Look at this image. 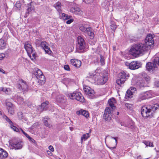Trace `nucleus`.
<instances>
[{
    "mask_svg": "<svg viewBox=\"0 0 159 159\" xmlns=\"http://www.w3.org/2000/svg\"><path fill=\"white\" fill-rule=\"evenodd\" d=\"M144 93L147 99L151 98L152 96V92L151 91H146Z\"/></svg>",
    "mask_w": 159,
    "mask_h": 159,
    "instance_id": "nucleus-33",
    "label": "nucleus"
},
{
    "mask_svg": "<svg viewBox=\"0 0 159 159\" xmlns=\"http://www.w3.org/2000/svg\"><path fill=\"white\" fill-rule=\"evenodd\" d=\"M64 69L67 70L69 71L70 70V68L69 66L68 65H65L64 66Z\"/></svg>",
    "mask_w": 159,
    "mask_h": 159,
    "instance_id": "nucleus-52",
    "label": "nucleus"
},
{
    "mask_svg": "<svg viewBox=\"0 0 159 159\" xmlns=\"http://www.w3.org/2000/svg\"><path fill=\"white\" fill-rule=\"evenodd\" d=\"M48 103L49 102L48 101H46L45 102H43L41 104V107L43 110H46L45 107H47Z\"/></svg>",
    "mask_w": 159,
    "mask_h": 159,
    "instance_id": "nucleus-36",
    "label": "nucleus"
},
{
    "mask_svg": "<svg viewBox=\"0 0 159 159\" xmlns=\"http://www.w3.org/2000/svg\"><path fill=\"white\" fill-rule=\"evenodd\" d=\"M5 57L4 54L1 53L0 54V60L3 59Z\"/></svg>",
    "mask_w": 159,
    "mask_h": 159,
    "instance_id": "nucleus-54",
    "label": "nucleus"
},
{
    "mask_svg": "<svg viewBox=\"0 0 159 159\" xmlns=\"http://www.w3.org/2000/svg\"><path fill=\"white\" fill-rule=\"evenodd\" d=\"M34 74L38 80V82L40 84H44L45 82L46 79L41 71L38 68L34 69Z\"/></svg>",
    "mask_w": 159,
    "mask_h": 159,
    "instance_id": "nucleus-5",
    "label": "nucleus"
},
{
    "mask_svg": "<svg viewBox=\"0 0 159 159\" xmlns=\"http://www.w3.org/2000/svg\"><path fill=\"white\" fill-rule=\"evenodd\" d=\"M74 21V19L72 18V17L71 18H70L69 19L67 20V21H66V23L68 24H69L72 22Z\"/></svg>",
    "mask_w": 159,
    "mask_h": 159,
    "instance_id": "nucleus-49",
    "label": "nucleus"
},
{
    "mask_svg": "<svg viewBox=\"0 0 159 159\" xmlns=\"http://www.w3.org/2000/svg\"><path fill=\"white\" fill-rule=\"evenodd\" d=\"M112 110L109 107H107L106 108L105 113L103 115V118L106 120H108L111 119L110 116L112 112Z\"/></svg>",
    "mask_w": 159,
    "mask_h": 159,
    "instance_id": "nucleus-13",
    "label": "nucleus"
},
{
    "mask_svg": "<svg viewBox=\"0 0 159 159\" xmlns=\"http://www.w3.org/2000/svg\"><path fill=\"white\" fill-rule=\"evenodd\" d=\"M68 96L71 99H75L82 102H85V99L80 93L74 92L68 94Z\"/></svg>",
    "mask_w": 159,
    "mask_h": 159,
    "instance_id": "nucleus-6",
    "label": "nucleus"
},
{
    "mask_svg": "<svg viewBox=\"0 0 159 159\" xmlns=\"http://www.w3.org/2000/svg\"><path fill=\"white\" fill-rule=\"evenodd\" d=\"M85 43L78 44L77 45L78 52H83L85 47Z\"/></svg>",
    "mask_w": 159,
    "mask_h": 159,
    "instance_id": "nucleus-24",
    "label": "nucleus"
},
{
    "mask_svg": "<svg viewBox=\"0 0 159 159\" xmlns=\"http://www.w3.org/2000/svg\"><path fill=\"white\" fill-rule=\"evenodd\" d=\"M31 11V7H29L27 9V11L25 15V17H27L29 12H30Z\"/></svg>",
    "mask_w": 159,
    "mask_h": 159,
    "instance_id": "nucleus-46",
    "label": "nucleus"
},
{
    "mask_svg": "<svg viewBox=\"0 0 159 159\" xmlns=\"http://www.w3.org/2000/svg\"><path fill=\"white\" fill-rule=\"evenodd\" d=\"M10 144L15 149H20L22 147L23 143L20 139H14L10 142Z\"/></svg>",
    "mask_w": 159,
    "mask_h": 159,
    "instance_id": "nucleus-8",
    "label": "nucleus"
},
{
    "mask_svg": "<svg viewBox=\"0 0 159 159\" xmlns=\"http://www.w3.org/2000/svg\"><path fill=\"white\" fill-rule=\"evenodd\" d=\"M48 149L52 152H53L54 151V148L53 146L50 145L48 147Z\"/></svg>",
    "mask_w": 159,
    "mask_h": 159,
    "instance_id": "nucleus-55",
    "label": "nucleus"
},
{
    "mask_svg": "<svg viewBox=\"0 0 159 159\" xmlns=\"http://www.w3.org/2000/svg\"><path fill=\"white\" fill-rule=\"evenodd\" d=\"M129 76V74L127 72L123 71L119 74V78L116 81L117 84L121 86L123 84L126 80V78Z\"/></svg>",
    "mask_w": 159,
    "mask_h": 159,
    "instance_id": "nucleus-7",
    "label": "nucleus"
},
{
    "mask_svg": "<svg viewBox=\"0 0 159 159\" xmlns=\"http://www.w3.org/2000/svg\"><path fill=\"white\" fill-rule=\"evenodd\" d=\"M116 101L115 99L114 98H110L108 101V103L109 105L111 107V109H113L115 107L114 104L116 103Z\"/></svg>",
    "mask_w": 159,
    "mask_h": 159,
    "instance_id": "nucleus-26",
    "label": "nucleus"
},
{
    "mask_svg": "<svg viewBox=\"0 0 159 159\" xmlns=\"http://www.w3.org/2000/svg\"><path fill=\"white\" fill-rule=\"evenodd\" d=\"M133 93L130 91V90H128L126 92V96L128 98L132 97V96L133 95Z\"/></svg>",
    "mask_w": 159,
    "mask_h": 159,
    "instance_id": "nucleus-42",
    "label": "nucleus"
},
{
    "mask_svg": "<svg viewBox=\"0 0 159 159\" xmlns=\"http://www.w3.org/2000/svg\"><path fill=\"white\" fill-rule=\"evenodd\" d=\"M85 43L84 39L81 36H79L78 37V44Z\"/></svg>",
    "mask_w": 159,
    "mask_h": 159,
    "instance_id": "nucleus-37",
    "label": "nucleus"
},
{
    "mask_svg": "<svg viewBox=\"0 0 159 159\" xmlns=\"http://www.w3.org/2000/svg\"><path fill=\"white\" fill-rule=\"evenodd\" d=\"M146 68L149 71L153 70V69L156 68V67L152 62H149L146 65Z\"/></svg>",
    "mask_w": 159,
    "mask_h": 159,
    "instance_id": "nucleus-23",
    "label": "nucleus"
},
{
    "mask_svg": "<svg viewBox=\"0 0 159 159\" xmlns=\"http://www.w3.org/2000/svg\"><path fill=\"white\" fill-rule=\"evenodd\" d=\"M24 47L28 55L32 60L35 58V52L31 45L28 42L25 43Z\"/></svg>",
    "mask_w": 159,
    "mask_h": 159,
    "instance_id": "nucleus-4",
    "label": "nucleus"
},
{
    "mask_svg": "<svg viewBox=\"0 0 159 159\" xmlns=\"http://www.w3.org/2000/svg\"><path fill=\"white\" fill-rule=\"evenodd\" d=\"M76 113L77 115H82L86 118L89 117V115L88 111L85 110H80L76 111Z\"/></svg>",
    "mask_w": 159,
    "mask_h": 159,
    "instance_id": "nucleus-19",
    "label": "nucleus"
},
{
    "mask_svg": "<svg viewBox=\"0 0 159 159\" xmlns=\"http://www.w3.org/2000/svg\"><path fill=\"white\" fill-rule=\"evenodd\" d=\"M117 28L116 25L114 23L111 25V28L112 30H115Z\"/></svg>",
    "mask_w": 159,
    "mask_h": 159,
    "instance_id": "nucleus-48",
    "label": "nucleus"
},
{
    "mask_svg": "<svg viewBox=\"0 0 159 159\" xmlns=\"http://www.w3.org/2000/svg\"><path fill=\"white\" fill-rule=\"evenodd\" d=\"M116 147H111L110 148L111 149H113L114 148H115Z\"/></svg>",
    "mask_w": 159,
    "mask_h": 159,
    "instance_id": "nucleus-63",
    "label": "nucleus"
},
{
    "mask_svg": "<svg viewBox=\"0 0 159 159\" xmlns=\"http://www.w3.org/2000/svg\"><path fill=\"white\" fill-rule=\"evenodd\" d=\"M100 61L102 65H104L105 64V61L103 57L101 55L100 56Z\"/></svg>",
    "mask_w": 159,
    "mask_h": 159,
    "instance_id": "nucleus-50",
    "label": "nucleus"
},
{
    "mask_svg": "<svg viewBox=\"0 0 159 159\" xmlns=\"http://www.w3.org/2000/svg\"><path fill=\"white\" fill-rule=\"evenodd\" d=\"M18 103L20 104H23V99L20 97L17 96L16 99Z\"/></svg>",
    "mask_w": 159,
    "mask_h": 159,
    "instance_id": "nucleus-41",
    "label": "nucleus"
},
{
    "mask_svg": "<svg viewBox=\"0 0 159 159\" xmlns=\"http://www.w3.org/2000/svg\"><path fill=\"white\" fill-rule=\"evenodd\" d=\"M9 38V35L8 34L7 31H5L2 36V39L5 40H7Z\"/></svg>",
    "mask_w": 159,
    "mask_h": 159,
    "instance_id": "nucleus-39",
    "label": "nucleus"
},
{
    "mask_svg": "<svg viewBox=\"0 0 159 159\" xmlns=\"http://www.w3.org/2000/svg\"><path fill=\"white\" fill-rule=\"evenodd\" d=\"M5 41L3 39H0V49H3L6 46Z\"/></svg>",
    "mask_w": 159,
    "mask_h": 159,
    "instance_id": "nucleus-32",
    "label": "nucleus"
},
{
    "mask_svg": "<svg viewBox=\"0 0 159 159\" xmlns=\"http://www.w3.org/2000/svg\"><path fill=\"white\" fill-rule=\"evenodd\" d=\"M148 49V46L140 43L133 45L129 50V52L133 56L138 57L144 54Z\"/></svg>",
    "mask_w": 159,
    "mask_h": 159,
    "instance_id": "nucleus-2",
    "label": "nucleus"
},
{
    "mask_svg": "<svg viewBox=\"0 0 159 159\" xmlns=\"http://www.w3.org/2000/svg\"><path fill=\"white\" fill-rule=\"evenodd\" d=\"M16 7L18 9H19L21 7V4L20 2L18 1L16 2L15 4Z\"/></svg>",
    "mask_w": 159,
    "mask_h": 159,
    "instance_id": "nucleus-47",
    "label": "nucleus"
},
{
    "mask_svg": "<svg viewBox=\"0 0 159 159\" xmlns=\"http://www.w3.org/2000/svg\"><path fill=\"white\" fill-rule=\"evenodd\" d=\"M130 91L133 92V93H134V92L136 91V88L134 87L131 88H130Z\"/></svg>",
    "mask_w": 159,
    "mask_h": 159,
    "instance_id": "nucleus-56",
    "label": "nucleus"
},
{
    "mask_svg": "<svg viewBox=\"0 0 159 159\" xmlns=\"http://www.w3.org/2000/svg\"><path fill=\"white\" fill-rule=\"evenodd\" d=\"M142 76L144 79L146 81L148 82L150 80V77L148 75L145 73H142Z\"/></svg>",
    "mask_w": 159,
    "mask_h": 159,
    "instance_id": "nucleus-35",
    "label": "nucleus"
},
{
    "mask_svg": "<svg viewBox=\"0 0 159 159\" xmlns=\"http://www.w3.org/2000/svg\"><path fill=\"white\" fill-rule=\"evenodd\" d=\"M3 118L9 123L10 125L11 128L14 131L17 132H20L19 129L16 126H14L13 125V123L12 121L6 115H4L3 116Z\"/></svg>",
    "mask_w": 159,
    "mask_h": 159,
    "instance_id": "nucleus-12",
    "label": "nucleus"
},
{
    "mask_svg": "<svg viewBox=\"0 0 159 159\" xmlns=\"http://www.w3.org/2000/svg\"><path fill=\"white\" fill-rule=\"evenodd\" d=\"M84 90L89 98L92 99L94 98L95 92L94 90L90 87L88 86L85 87Z\"/></svg>",
    "mask_w": 159,
    "mask_h": 159,
    "instance_id": "nucleus-11",
    "label": "nucleus"
},
{
    "mask_svg": "<svg viewBox=\"0 0 159 159\" xmlns=\"http://www.w3.org/2000/svg\"><path fill=\"white\" fill-rule=\"evenodd\" d=\"M154 36L151 34H148L145 39L144 41L146 46H148V49L150 47V46L152 45L154 43L153 37Z\"/></svg>",
    "mask_w": 159,
    "mask_h": 159,
    "instance_id": "nucleus-9",
    "label": "nucleus"
},
{
    "mask_svg": "<svg viewBox=\"0 0 159 159\" xmlns=\"http://www.w3.org/2000/svg\"><path fill=\"white\" fill-rule=\"evenodd\" d=\"M147 99L145 94V93H141L140 94L138 98V100L139 101H141L143 100H145Z\"/></svg>",
    "mask_w": 159,
    "mask_h": 159,
    "instance_id": "nucleus-31",
    "label": "nucleus"
},
{
    "mask_svg": "<svg viewBox=\"0 0 159 159\" xmlns=\"http://www.w3.org/2000/svg\"><path fill=\"white\" fill-rule=\"evenodd\" d=\"M90 136V134L89 133L83 134L81 138V142L82 143L83 140H85L87 139Z\"/></svg>",
    "mask_w": 159,
    "mask_h": 159,
    "instance_id": "nucleus-27",
    "label": "nucleus"
},
{
    "mask_svg": "<svg viewBox=\"0 0 159 159\" xmlns=\"http://www.w3.org/2000/svg\"><path fill=\"white\" fill-rule=\"evenodd\" d=\"M14 106L13 105L11 107L7 108V110L8 111V112L11 114H13L14 113Z\"/></svg>",
    "mask_w": 159,
    "mask_h": 159,
    "instance_id": "nucleus-38",
    "label": "nucleus"
},
{
    "mask_svg": "<svg viewBox=\"0 0 159 159\" xmlns=\"http://www.w3.org/2000/svg\"><path fill=\"white\" fill-rule=\"evenodd\" d=\"M125 107L128 109H130L132 108L133 107V105L130 103H125Z\"/></svg>",
    "mask_w": 159,
    "mask_h": 159,
    "instance_id": "nucleus-43",
    "label": "nucleus"
},
{
    "mask_svg": "<svg viewBox=\"0 0 159 159\" xmlns=\"http://www.w3.org/2000/svg\"><path fill=\"white\" fill-rule=\"evenodd\" d=\"M54 7L57 9L59 13L61 12V5L60 2H57L54 5Z\"/></svg>",
    "mask_w": 159,
    "mask_h": 159,
    "instance_id": "nucleus-25",
    "label": "nucleus"
},
{
    "mask_svg": "<svg viewBox=\"0 0 159 159\" xmlns=\"http://www.w3.org/2000/svg\"><path fill=\"white\" fill-rule=\"evenodd\" d=\"M143 143H144L146 145V147L149 146L150 147H153L154 145L152 142H151L149 141L144 140Z\"/></svg>",
    "mask_w": 159,
    "mask_h": 159,
    "instance_id": "nucleus-30",
    "label": "nucleus"
},
{
    "mask_svg": "<svg viewBox=\"0 0 159 159\" xmlns=\"http://www.w3.org/2000/svg\"><path fill=\"white\" fill-rule=\"evenodd\" d=\"M87 77L97 82L99 85H102L105 84L108 80V74L106 71H103L101 73H96L94 74L92 73H89Z\"/></svg>",
    "mask_w": 159,
    "mask_h": 159,
    "instance_id": "nucleus-1",
    "label": "nucleus"
},
{
    "mask_svg": "<svg viewBox=\"0 0 159 159\" xmlns=\"http://www.w3.org/2000/svg\"><path fill=\"white\" fill-rule=\"evenodd\" d=\"M6 105L7 106V108L11 107L13 106L11 102H8L7 100L6 101Z\"/></svg>",
    "mask_w": 159,
    "mask_h": 159,
    "instance_id": "nucleus-44",
    "label": "nucleus"
},
{
    "mask_svg": "<svg viewBox=\"0 0 159 159\" xmlns=\"http://www.w3.org/2000/svg\"><path fill=\"white\" fill-rule=\"evenodd\" d=\"M0 72L2 73H5V71L2 69L0 68Z\"/></svg>",
    "mask_w": 159,
    "mask_h": 159,
    "instance_id": "nucleus-59",
    "label": "nucleus"
},
{
    "mask_svg": "<svg viewBox=\"0 0 159 159\" xmlns=\"http://www.w3.org/2000/svg\"><path fill=\"white\" fill-rule=\"evenodd\" d=\"M70 11L71 12L77 15H81L82 13V11L79 7H72L70 8Z\"/></svg>",
    "mask_w": 159,
    "mask_h": 159,
    "instance_id": "nucleus-18",
    "label": "nucleus"
},
{
    "mask_svg": "<svg viewBox=\"0 0 159 159\" xmlns=\"http://www.w3.org/2000/svg\"><path fill=\"white\" fill-rule=\"evenodd\" d=\"M129 68L131 70H135L139 68L140 66V63L138 61H133L128 64Z\"/></svg>",
    "mask_w": 159,
    "mask_h": 159,
    "instance_id": "nucleus-14",
    "label": "nucleus"
},
{
    "mask_svg": "<svg viewBox=\"0 0 159 159\" xmlns=\"http://www.w3.org/2000/svg\"><path fill=\"white\" fill-rule=\"evenodd\" d=\"M117 137H114V139L115 140V142H116V145L117 144Z\"/></svg>",
    "mask_w": 159,
    "mask_h": 159,
    "instance_id": "nucleus-60",
    "label": "nucleus"
},
{
    "mask_svg": "<svg viewBox=\"0 0 159 159\" xmlns=\"http://www.w3.org/2000/svg\"><path fill=\"white\" fill-rule=\"evenodd\" d=\"M140 87H143V86H144V83L143 84L142 83L141 84H140Z\"/></svg>",
    "mask_w": 159,
    "mask_h": 159,
    "instance_id": "nucleus-61",
    "label": "nucleus"
},
{
    "mask_svg": "<svg viewBox=\"0 0 159 159\" xmlns=\"http://www.w3.org/2000/svg\"><path fill=\"white\" fill-rule=\"evenodd\" d=\"M155 85L156 87H159V81H156L155 83Z\"/></svg>",
    "mask_w": 159,
    "mask_h": 159,
    "instance_id": "nucleus-57",
    "label": "nucleus"
},
{
    "mask_svg": "<svg viewBox=\"0 0 159 159\" xmlns=\"http://www.w3.org/2000/svg\"><path fill=\"white\" fill-rule=\"evenodd\" d=\"M47 153L49 155L51 156L52 155V153L49 151H47Z\"/></svg>",
    "mask_w": 159,
    "mask_h": 159,
    "instance_id": "nucleus-58",
    "label": "nucleus"
},
{
    "mask_svg": "<svg viewBox=\"0 0 159 159\" xmlns=\"http://www.w3.org/2000/svg\"><path fill=\"white\" fill-rule=\"evenodd\" d=\"M30 139L32 142H33L34 141V140H33V139Z\"/></svg>",
    "mask_w": 159,
    "mask_h": 159,
    "instance_id": "nucleus-64",
    "label": "nucleus"
},
{
    "mask_svg": "<svg viewBox=\"0 0 159 159\" xmlns=\"http://www.w3.org/2000/svg\"><path fill=\"white\" fill-rule=\"evenodd\" d=\"M21 84H19V85L20 86L19 87H18L19 89H22L24 91H27L28 89V87L26 83L23 80H21Z\"/></svg>",
    "mask_w": 159,
    "mask_h": 159,
    "instance_id": "nucleus-20",
    "label": "nucleus"
},
{
    "mask_svg": "<svg viewBox=\"0 0 159 159\" xmlns=\"http://www.w3.org/2000/svg\"><path fill=\"white\" fill-rule=\"evenodd\" d=\"M83 1L85 3L89 4H90L92 3L93 1V0H83Z\"/></svg>",
    "mask_w": 159,
    "mask_h": 159,
    "instance_id": "nucleus-51",
    "label": "nucleus"
},
{
    "mask_svg": "<svg viewBox=\"0 0 159 159\" xmlns=\"http://www.w3.org/2000/svg\"><path fill=\"white\" fill-rule=\"evenodd\" d=\"M80 30L86 36H87L91 39H93L94 34L91 28L87 24L81 25L79 26Z\"/></svg>",
    "mask_w": 159,
    "mask_h": 159,
    "instance_id": "nucleus-3",
    "label": "nucleus"
},
{
    "mask_svg": "<svg viewBox=\"0 0 159 159\" xmlns=\"http://www.w3.org/2000/svg\"><path fill=\"white\" fill-rule=\"evenodd\" d=\"M158 105L157 104H154L153 105L151 106L150 108L151 109V111H156L158 108Z\"/></svg>",
    "mask_w": 159,
    "mask_h": 159,
    "instance_id": "nucleus-40",
    "label": "nucleus"
},
{
    "mask_svg": "<svg viewBox=\"0 0 159 159\" xmlns=\"http://www.w3.org/2000/svg\"><path fill=\"white\" fill-rule=\"evenodd\" d=\"M8 156L7 152L3 149L0 148V159H5Z\"/></svg>",
    "mask_w": 159,
    "mask_h": 159,
    "instance_id": "nucleus-17",
    "label": "nucleus"
},
{
    "mask_svg": "<svg viewBox=\"0 0 159 159\" xmlns=\"http://www.w3.org/2000/svg\"><path fill=\"white\" fill-rule=\"evenodd\" d=\"M141 113L143 117H147L149 116L152 113L151 109L150 107H143L141 109Z\"/></svg>",
    "mask_w": 159,
    "mask_h": 159,
    "instance_id": "nucleus-10",
    "label": "nucleus"
},
{
    "mask_svg": "<svg viewBox=\"0 0 159 159\" xmlns=\"http://www.w3.org/2000/svg\"><path fill=\"white\" fill-rule=\"evenodd\" d=\"M71 63L72 65L76 68H79L81 64V62L80 61L78 60L71 59Z\"/></svg>",
    "mask_w": 159,
    "mask_h": 159,
    "instance_id": "nucleus-16",
    "label": "nucleus"
},
{
    "mask_svg": "<svg viewBox=\"0 0 159 159\" xmlns=\"http://www.w3.org/2000/svg\"><path fill=\"white\" fill-rule=\"evenodd\" d=\"M40 45L41 47L44 49L46 53L48 54H51L52 53V51L50 50L48 47V44L46 42H42Z\"/></svg>",
    "mask_w": 159,
    "mask_h": 159,
    "instance_id": "nucleus-15",
    "label": "nucleus"
},
{
    "mask_svg": "<svg viewBox=\"0 0 159 159\" xmlns=\"http://www.w3.org/2000/svg\"><path fill=\"white\" fill-rule=\"evenodd\" d=\"M2 89V90L6 94H9L11 93V90L10 89L6 88H1Z\"/></svg>",
    "mask_w": 159,
    "mask_h": 159,
    "instance_id": "nucleus-34",
    "label": "nucleus"
},
{
    "mask_svg": "<svg viewBox=\"0 0 159 159\" xmlns=\"http://www.w3.org/2000/svg\"><path fill=\"white\" fill-rule=\"evenodd\" d=\"M20 130L22 131V133L29 139H31L34 140V139L32 138H31L27 134H26L25 132L22 129L20 128Z\"/></svg>",
    "mask_w": 159,
    "mask_h": 159,
    "instance_id": "nucleus-45",
    "label": "nucleus"
},
{
    "mask_svg": "<svg viewBox=\"0 0 159 159\" xmlns=\"http://www.w3.org/2000/svg\"><path fill=\"white\" fill-rule=\"evenodd\" d=\"M18 118L20 119H22L23 118V116L21 113H18Z\"/></svg>",
    "mask_w": 159,
    "mask_h": 159,
    "instance_id": "nucleus-53",
    "label": "nucleus"
},
{
    "mask_svg": "<svg viewBox=\"0 0 159 159\" xmlns=\"http://www.w3.org/2000/svg\"><path fill=\"white\" fill-rule=\"evenodd\" d=\"M59 14V17L60 18L64 20H67L72 17V16H71L65 13H61V12Z\"/></svg>",
    "mask_w": 159,
    "mask_h": 159,
    "instance_id": "nucleus-22",
    "label": "nucleus"
},
{
    "mask_svg": "<svg viewBox=\"0 0 159 159\" xmlns=\"http://www.w3.org/2000/svg\"><path fill=\"white\" fill-rule=\"evenodd\" d=\"M49 118H44L43 119V122L44 124V125L49 128H50L52 126V125L51 124H49L48 123L47 121V120L49 119Z\"/></svg>",
    "mask_w": 159,
    "mask_h": 159,
    "instance_id": "nucleus-29",
    "label": "nucleus"
},
{
    "mask_svg": "<svg viewBox=\"0 0 159 159\" xmlns=\"http://www.w3.org/2000/svg\"><path fill=\"white\" fill-rule=\"evenodd\" d=\"M152 63L157 67V66H159V57H156L152 60Z\"/></svg>",
    "mask_w": 159,
    "mask_h": 159,
    "instance_id": "nucleus-28",
    "label": "nucleus"
},
{
    "mask_svg": "<svg viewBox=\"0 0 159 159\" xmlns=\"http://www.w3.org/2000/svg\"><path fill=\"white\" fill-rule=\"evenodd\" d=\"M2 29L1 28V26L0 25V33L2 32Z\"/></svg>",
    "mask_w": 159,
    "mask_h": 159,
    "instance_id": "nucleus-62",
    "label": "nucleus"
},
{
    "mask_svg": "<svg viewBox=\"0 0 159 159\" xmlns=\"http://www.w3.org/2000/svg\"><path fill=\"white\" fill-rule=\"evenodd\" d=\"M57 101L59 103H64L66 101L65 97L62 95H57L56 98Z\"/></svg>",
    "mask_w": 159,
    "mask_h": 159,
    "instance_id": "nucleus-21",
    "label": "nucleus"
}]
</instances>
